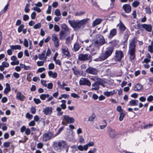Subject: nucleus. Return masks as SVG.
Returning <instances> with one entry per match:
<instances>
[{
	"label": "nucleus",
	"mask_w": 153,
	"mask_h": 153,
	"mask_svg": "<svg viewBox=\"0 0 153 153\" xmlns=\"http://www.w3.org/2000/svg\"><path fill=\"white\" fill-rule=\"evenodd\" d=\"M88 19L86 18L79 21L75 20H69L68 22L70 25L76 30L81 28V27H84L85 25L87 23Z\"/></svg>",
	"instance_id": "1"
},
{
	"label": "nucleus",
	"mask_w": 153,
	"mask_h": 153,
	"mask_svg": "<svg viewBox=\"0 0 153 153\" xmlns=\"http://www.w3.org/2000/svg\"><path fill=\"white\" fill-rule=\"evenodd\" d=\"M136 47V42L134 38L130 40L128 53L129 54V58L131 60L134 59L135 58Z\"/></svg>",
	"instance_id": "2"
},
{
	"label": "nucleus",
	"mask_w": 153,
	"mask_h": 153,
	"mask_svg": "<svg viewBox=\"0 0 153 153\" xmlns=\"http://www.w3.org/2000/svg\"><path fill=\"white\" fill-rule=\"evenodd\" d=\"M113 50V47H108L103 53L101 54L100 56V59L102 61L106 59L111 55Z\"/></svg>",
	"instance_id": "3"
},
{
	"label": "nucleus",
	"mask_w": 153,
	"mask_h": 153,
	"mask_svg": "<svg viewBox=\"0 0 153 153\" xmlns=\"http://www.w3.org/2000/svg\"><path fill=\"white\" fill-rule=\"evenodd\" d=\"M105 43V41L103 37L101 35H98L97 36V40L94 42V46L95 49L99 50L100 46L103 45Z\"/></svg>",
	"instance_id": "4"
},
{
	"label": "nucleus",
	"mask_w": 153,
	"mask_h": 153,
	"mask_svg": "<svg viewBox=\"0 0 153 153\" xmlns=\"http://www.w3.org/2000/svg\"><path fill=\"white\" fill-rule=\"evenodd\" d=\"M66 145L65 141H61L58 142H54L53 147L54 149L58 152H60L63 149Z\"/></svg>",
	"instance_id": "5"
},
{
	"label": "nucleus",
	"mask_w": 153,
	"mask_h": 153,
	"mask_svg": "<svg viewBox=\"0 0 153 153\" xmlns=\"http://www.w3.org/2000/svg\"><path fill=\"white\" fill-rule=\"evenodd\" d=\"M78 59L81 61L91 60L90 55L88 54H79L78 56Z\"/></svg>",
	"instance_id": "6"
},
{
	"label": "nucleus",
	"mask_w": 153,
	"mask_h": 153,
	"mask_svg": "<svg viewBox=\"0 0 153 153\" xmlns=\"http://www.w3.org/2000/svg\"><path fill=\"white\" fill-rule=\"evenodd\" d=\"M79 84L80 85H86L88 86L91 85V82L86 78H81L79 80Z\"/></svg>",
	"instance_id": "7"
},
{
	"label": "nucleus",
	"mask_w": 153,
	"mask_h": 153,
	"mask_svg": "<svg viewBox=\"0 0 153 153\" xmlns=\"http://www.w3.org/2000/svg\"><path fill=\"white\" fill-rule=\"evenodd\" d=\"M53 42L55 47L56 48L58 47L59 46V39L57 35L53 34L51 36Z\"/></svg>",
	"instance_id": "8"
},
{
	"label": "nucleus",
	"mask_w": 153,
	"mask_h": 153,
	"mask_svg": "<svg viewBox=\"0 0 153 153\" xmlns=\"http://www.w3.org/2000/svg\"><path fill=\"white\" fill-rule=\"evenodd\" d=\"M123 52L120 51H115V59L116 61H120L123 57Z\"/></svg>",
	"instance_id": "9"
},
{
	"label": "nucleus",
	"mask_w": 153,
	"mask_h": 153,
	"mask_svg": "<svg viewBox=\"0 0 153 153\" xmlns=\"http://www.w3.org/2000/svg\"><path fill=\"white\" fill-rule=\"evenodd\" d=\"M108 132L109 136L111 138H114L116 136V132L115 131L110 127L108 129Z\"/></svg>",
	"instance_id": "10"
},
{
	"label": "nucleus",
	"mask_w": 153,
	"mask_h": 153,
	"mask_svg": "<svg viewBox=\"0 0 153 153\" xmlns=\"http://www.w3.org/2000/svg\"><path fill=\"white\" fill-rule=\"evenodd\" d=\"M53 136V134L51 132L45 133L43 135V139L44 141H46L50 140Z\"/></svg>",
	"instance_id": "11"
},
{
	"label": "nucleus",
	"mask_w": 153,
	"mask_h": 153,
	"mask_svg": "<svg viewBox=\"0 0 153 153\" xmlns=\"http://www.w3.org/2000/svg\"><path fill=\"white\" fill-rule=\"evenodd\" d=\"M86 71L88 74L94 75H96L97 72V70L96 68L91 67L87 68Z\"/></svg>",
	"instance_id": "12"
},
{
	"label": "nucleus",
	"mask_w": 153,
	"mask_h": 153,
	"mask_svg": "<svg viewBox=\"0 0 153 153\" xmlns=\"http://www.w3.org/2000/svg\"><path fill=\"white\" fill-rule=\"evenodd\" d=\"M64 119L68 124L73 123L75 121L73 117H70L68 115L63 116Z\"/></svg>",
	"instance_id": "13"
},
{
	"label": "nucleus",
	"mask_w": 153,
	"mask_h": 153,
	"mask_svg": "<svg viewBox=\"0 0 153 153\" xmlns=\"http://www.w3.org/2000/svg\"><path fill=\"white\" fill-rule=\"evenodd\" d=\"M43 111L46 115H49L52 112V109L51 107H48L44 108Z\"/></svg>",
	"instance_id": "14"
},
{
	"label": "nucleus",
	"mask_w": 153,
	"mask_h": 153,
	"mask_svg": "<svg viewBox=\"0 0 153 153\" xmlns=\"http://www.w3.org/2000/svg\"><path fill=\"white\" fill-rule=\"evenodd\" d=\"M62 52L67 57H70L71 54L70 53L68 48L66 46H64L62 49Z\"/></svg>",
	"instance_id": "15"
},
{
	"label": "nucleus",
	"mask_w": 153,
	"mask_h": 153,
	"mask_svg": "<svg viewBox=\"0 0 153 153\" xmlns=\"http://www.w3.org/2000/svg\"><path fill=\"white\" fill-rule=\"evenodd\" d=\"M16 98L18 100L23 101L25 100V97L20 92L18 91L16 94Z\"/></svg>",
	"instance_id": "16"
},
{
	"label": "nucleus",
	"mask_w": 153,
	"mask_h": 153,
	"mask_svg": "<svg viewBox=\"0 0 153 153\" xmlns=\"http://www.w3.org/2000/svg\"><path fill=\"white\" fill-rule=\"evenodd\" d=\"M117 34V30L116 29H111L108 38L109 39H111L114 36L116 35Z\"/></svg>",
	"instance_id": "17"
},
{
	"label": "nucleus",
	"mask_w": 153,
	"mask_h": 153,
	"mask_svg": "<svg viewBox=\"0 0 153 153\" xmlns=\"http://www.w3.org/2000/svg\"><path fill=\"white\" fill-rule=\"evenodd\" d=\"M142 27L146 30L148 32H151L152 30V26L150 25L143 24L142 25Z\"/></svg>",
	"instance_id": "18"
},
{
	"label": "nucleus",
	"mask_w": 153,
	"mask_h": 153,
	"mask_svg": "<svg viewBox=\"0 0 153 153\" xmlns=\"http://www.w3.org/2000/svg\"><path fill=\"white\" fill-rule=\"evenodd\" d=\"M123 8L126 13H129L131 10V6L128 4H125L123 6Z\"/></svg>",
	"instance_id": "19"
},
{
	"label": "nucleus",
	"mask_w": 153,
	"mask_h": 153,
	"mask_svg": "<svg viewBox=\"0 0 153 153\" xmlns=\"http://www.w3.org/2000/svg\"><path fill=\"white\" fill-rule=\"evenodd\" d=\"M102 19L100 18L97 19L93 22V26L94 27L96 25H99L102 22Z\"/></svg>",
	"instance_id": "20"
},
{
	"label": "nucleus",
	"mask_w": 153,
	"mask_h": 153,
	"mask_svg": "<svg viewBox=\"0 0 153 153\" xmlns=\"http://www.w3.org/2000/svg\"><path fill=\"white\" fill-rule=\"evenodd\" d=\"M92 87L91 88V90L97 91L99 89V86L97 83L95 82L94 83L92 84Z\"/></svg>",
	"instance_id": "21"
},
{
	"label": "nucleus",
	"mask_w": 153,
	"mask_h": 153,
	"mask_svg": "<svg viewBox=\"0 0 153 153\" xmlns=\"http://www.w3.org/2000/svg\"><path fill=\"white\" fill-rule=\"evenodd\" d=\"M46 53L45 51H43L41 54H39L38 55V57L39 59L42 60L45 59L46 60L47 59V56H45Z\"/></svg>",
	"instance_id": "22"
},
{
	"label": "nucleus",
	"mask_w": 153,
	"mask_h": 153,
	"mask_svg": "<svg viewBox=\"0 0 153 153\" xmlns=\"http://www.w3.org/2000/svg\"><path fill=\"white\" fill-rule=\"evenodd\" d=\"M117 26L119 27L120 30L122 31H124L126 29V27L120 20Z\"/></svg>",
	"instance_id": "23"
},
{
	"label": "nucleus",
	"mask_w": 153,
	"mask_h": 153,
	"mask_svg": "<svg viewBox=\"0 0 153 153\" xmlns=\"http://www.w3.org/2000/svg\"><path fill=\"white\" fill-rule=\"evenodd\" d=\"M116 93L114 90H113L111 91H105L103 93L107 97H109L113 95Z\"/></svg>",
	"instance_id": "24"
},
{
	"label": "nucleus",
	"mask_w": 153,
	"mask_h": 153,
	"mask_svg": "<svg viewBox=\"0 0 153 153\" xmlns=\"http://www.w3.org/2000/svg\"><path fill=\"white\" fill-rule=\"evenodd\" d=\"M6 85V87L4 91V93L5 94H7L11 90L10 86V84L8 83H7Z\"/></svg>",
	"instance_id": "25"
},
{
	"label": "nucleus",
	"mask_w": 153,
	"mask_h": 153,
	"mask_svg": "<svg viewBox=\"0 0 153 153\" xmlns=\"http://www.w3.org/2000/svg\"><path fill=\"white\" fill-rule=\"evenodd\" d=\"M48 74L49 76L53 78H55L57 76V74L56 72H53L51 71H49L48 72Z\"/></svg>",
	"instance_id": "26"
},
{
	"label": "nucleus",
	"mask_w": 153,
	"mask_h": 153,
	"mask_svg": "<svg viewBox=\"0 0 153 153\" xmlns=\"http://www.w3.org/2000/svg\"><path fill=\"white\" fill-rule=\"evenodd\" d=\"M138 102V101L137 100H132L129 102V104L131 106H136L137 105Z\"/></svg>",
	"instance_id": "27"
},
{
	"label": "nucleus",
	"mask_w": 153,
	"mask_h": 153,
	"mask_svg": "<svg viewBox=\"0 0 153 153\" xmlns=\"http://www.w3.org/2000/svg\"><path fill=\"white\" fill-rule=\"evenodd\" d=\"M61 28L64 30V31L67 33H69L70 32V29L68 28V26L65 24H62L61 26Z\"/></svg>",
	"instance_id": "28"
},
{
	"label": "nucleus",
	"mask_w": 153,
	"mask_h": 153,
	"mask_svg": "<svg viewBox=\"0 0 153 153\" xmlns=\"http://www.w3.org/2000/svg\"><path fill=\"white\" fill-rule=\"evenodd\" d=\"M59 35L60 39L62 40L65 39L66 34L64 31L61 30L59 33Z\"/></svg>",
	"instance_id": "29"
},
{
	"label": "nucleus",
	"mask_w": 153,
	"mask_h": 153,
	"mask_svg": "<svg viewBox=\"0 0 153 153\" xmlns=\"http://www.w3.org/2000/svg\"><path fill=\"white\" fill-rule=\"evenodd\" d=\"M20 66L22 68H23L25 70H30L31 69V67L29 65H25L21 63Z\"/></svg>",
	"instance_id": "30"
},
{
	"label": "nucleus",
	"mask_w": 153,
	"mask_h": 153,
	"mask_svg": "<svg viewBox=\"0 0 153 153\" xmlns=\"http://www.w3.org/2000/svg\"><path fill=\"white\" fill-rule=\"evenodd\" d=\"M94 143L93 142H91L84 145L85 150L86 151L88 149V146H92L94 145Z\"/></svg>",
	"instance_id": "31"
},
{
	"label": "nucleus",
	"mask_w": 153,
	"mask_h": 153,
	"mask_svg": "<svg viewBox=\"0 0 153 153\" xmlns=\"http://www.w3.org/2000/svg\"><path fill=\"white\" fill-rule=\"evenodd\" d=\"M80 46L78 44L75 43L74 45V50L75 52L77 51L80 49Z\"/></svg>",
	"instance_id": "32"
},
{
	"label": "nucleus",
	"mask_w": 153,
	"mask_h": 153,
	"mask_svg": "<svg viewBox=\"0 0 153 153\" xmlns=\"http://www.w3.org/2000/svg\"><path fill=\"white\" fill-rule=\"evenodd\" d=\"M142 86L139 84H137L134 87V90L135 91H138L142 89Z\"/></svg>",
	"instance_id": "33"
},
{
	"label": "nucleus",
	"mask_w": 153,
	"mask_h": 153,
	"mask_svg": "<svg viewBox=\"0 0 153 153\" xmlns=\"http://www.w3.org/2000/svg\"><path fill=\"white\" fill-rule=\"evenodd\" d=\"M11 50H13V51L14 50H20L21 49V46L19 45H12L10 46Z\"/></svg>",
	"instance_id": "34"
},
{
	"label": "nucleus",
	"mask_w": 153,
	"mask_h": 153,
	"mask_svg": "<svg viewBox=\"0 0 153 153\" xmlns=\"http://www.w3.org/2000/svg\"><path fill=\"white\" fill-rule=\"evenodd\" d=\"M72 70L73 71L75 75H79L80 74V72L79 70L76 68L75 67L72 68Z\"/></svg>",
	"instance_id": "35"
},
{
	"label": "nucleus",
	"mask_w": 153,
	"mask_h": 153,
	"mask_svg": "<svg viewBox=\"0 0 153 153\" xmlns=\"http://www.w3.org/2000/svg\"><path fill=\"white\" fill-rule=\"evenodd\" d=\"M49 97L50 95L49 94H42L40 95V98L41 100H44L46 98H48Z\"/></svg>",
	"instance_id": "36"
},
{
	"label": "nucleus",
	"mask_w": 153,
	"mask_h": 153,
	"mask_svg": "<svg viewBox=\"0 0 153 153\" xmlns=\"http://www.w3.org/2000/svg\"><path fill=\"white\" fill-rule=\"evenodd\" d=\"M56 110L58 112L57 113V115L58 116H61L62 115L63 112L61 111L62 109L60 107H57L56 109Z\"/></svg>",
	"instance_id": "37"
},
{
	"label": "nucleus",
	"mask_w": 153,
	"mask_h": 153,
	"mask_svg": "<svg viewBox=\"0 0 153 153\" xmlns=\"http://www.w3.org/2000/svg\"><path fill=\"white\" fill-rule=\"evenodd\" d=\"M24 26H25L23 24L20 25L18 28V32L19 33L21 32L23 30Z\"/></svg>",
	"instance_id": "38"
},
{
	"label": "nucleus",
	"mask_w": 153,
	"mask_h": 153,
	"mask_svg": "<svg viewBox=\"0 0 153 153\" xmlns=\"http://www.w3.org/2000/svg\"><path fill=\"white\" fill-rule=\"evenodd\" d=\"M125 115L124 113L123 112L120 113V116L119 117V120L120 121H121L123 120V118Z\"/></svg>",
	"instance_id": "39"
},
{
	"label": "nucleus",
	"mask_w": 153,
	"mask_h": 153,
	"mask_svg": "<svg viewBox=\"0 0 153 153\" xmlns=\"http://www.w3.org/2000/svg\"><path fill=\"white\" fill-rule=\"evenodd\" d=\"M98 85H99L103 83H105V81L102 79H100L99 80H98V81H96Z\"/></svg>",
	"instance_id": "40"
},
{
	"label": "nucleus",
	"mask_w": 153,
	"mask_h": 153,
	"mask_svg": "<svg viewBox=\"0 0 153 153\" xmlns=\"http://www.w3.org/2000/svg\"><path fill=\"white\" fill-rule=\"evenodd\" d=\"M55 14L57 16H60L61 13L59 9H56L55 11Z\"/></svg>",
	"instance_id": "41"
},
{
	"label": "nucleus",
	"mask_w": 153,
	"mask_h": 153,
	"mask_svg": "<svg viewBox=\"0 0 153 153\" xmlns=\"http://www.w3.org/2000/svg\"><path fill=\"white\" fill-rule=\"evenodd\" d=\"M140 4V3L137 1H135L133 2L132 3V5L133 7H137Z\"/></svg>",
	"instance_id": "42"
},
{
	"label": "nucleus",
	"mask_w": 153,
	"mask_h": 153,
	"mask_svg": "<svg viewBox=\"0 0 153 153\" xmlns=\"http://www.w3.org/2000/svg\"><path fill=\"white\" fill-rule=\"evenodd\" d=\"M33 74L31 73H29L27 75V79L29 81H30L31 80V77H32Z\"/></svg>",
	"instance_id": "43"
},
{
	"label": "nucleus",
	"mask_w": 153,
	"mask_h": 153,
	"mask_svg": "<svg viewBox=\"0 0 153 153\" xmlns=\"http://www.w3.org/2000/svg\"><path fill=\"white\" fill-rule=\"evenodd\" d=\"M85 13V12H83V11L76 12L75 13V15L76 16H81L83 15Z\"/></svg>",
	"instance_id": "44"
},
{
	"label": "nucleus",
	"mask_w": 153,
	"mask_h": 153,
	"mask_svg": "<svg viewBox=\"0 0 153 153\" xmlns=\"http://www.w3.org/2000/svg\"><path fill=\"white\" fill-rule=\"evenodd\" d=\"M95 117V116L94 115L92 114L89 117L88 120L89 121H93L94 120Z\"/></svg>",
	"instance_id": "45"
},
{
	"label": "nucleus",
	"mask_w": 153,
	"mask_h": 153,
	"mask_svg": "<svg viewBox=\"0 0 153 153\" xmlns=\"http://www.w3.org/2000/svg\"><path fill=\"white\" fill-rule=\"evenodd\" d=\"M41 25L40 23H38L33 26V28L35 29H37L40 28L41 27Z\"/></svg>",
	"instance_id": "46"
},
{
	"label": "nucleus",
	"mask_w": 153,
	"mask_h": 153,
	"mask_svg": "<svg viewBox=\"0 0 153 153\" xmlns=\"http://www.w3.org/2000/svg\"><path fill=\"white\" fill-rule=\"evenodd\" d=\"M10 143L9 142H5L4 143L3 146H4L6 148L9 147L10 145Z\"/></svg>",
	"instance_id": "47"
},
{
	"label": "nucleus",
	"mask_w": 153,
	"mask_h": 153,
	"mask_svg": "<svg viewBox=\"0 0 153 153\" xmlns=\"http://www.w3.org/2000/svg\"><path fill=\"white\" fill-rule=\"evenodd\" d=\"M23 44L25 47H27L28 46V42L26 39H24Z\"/></svg>",
	"instance_id": "48"
},
{
	"label": "nucleus",
	"mask_w": 153,
	"mask_h": 153,
	"mask_svg": "<svg viewBox=\"0 0 153 153\" xmlns=\"http://www.w3.org/2000/svg\"><path fill=\"white\" fill-rule=\"evenodd\" d=\"M2 64L4 68H7L9 66V64L7 62H2Z\"/></svg>",
	"instance_id": "49"
},
{
	"label": "nucleus",
	"mask_w": 153,
	"mask_h": 153,
	"mask_svg": "<svg viewBox=\"0 0 153 153\" xmlns=\"http://www.w3.org/2000/svg\"><path fill=\"white\" fill-rule=\"evenodd\" d=\"M54 65L53 63H50L49 65L48 68L49 70L53 69L54 68Z\"/></svg>",
	"instance_id": "50"
},
{
	"label": "nucleus",
	"mask_w": 153,
	"mask_h": 153,
	"mask_svg": "<svg viewBox=\"0 0 153 153\" xmlns=\"http://www.w3.org/2000/svg\"><path fill=\"white\" fill-rule=\"evenodd\" d=\"M11 64L13 65H17L19 64V61L18 60L14 61L13 62H11L10 63Z\"/></svg>",
	"instance_id": "51"
},
{
	"label": "nucleus",
	"mask_w": 153,
	"mask_h": 153,
	"mask_svg": "<svg viewBox=\"0 0 153 153\" xmlns=\"http://www.w3.org/2000/svg\"><path fill=\"white\" fill-rule=\"evenodd\" d=\"M44 62L43 61H38L37 62V65L38 66H43L44 65Z\"/></svg>",
	"instance_id": "52"
},
{
	"label": "nucleus",
	"mask_w": 153,
	"mask_h": 153,
	"mask_svg": "<svg viewBox=\"0 0 153 153\" xmlns=\"http://www.w3.org/2000/svg\"><path fill=\"white\" fill-rule=\"evenodd\" d=\"M54 29L55 31L56 32H59V30L60 28L59 26L56 25L54 26Z\"/></svg>",
	"instance_id": "53"
},
{
	"label": "nucleus",
	"mask_w": 153,
	"mask_h": 153,
	"mask_svg": "<svg viewBox=\"0 0 153 153\" xmlns=\"http://www.w3.org/2000/svg\"><path fill=\"white\" fill-rule=\"evenodd\" d=\"M146 12V13H148L149 14H150L151 13V11L150 7H147L145 8Z\"/></svg>",
	"instance_id": "54"
},
{
	"label": "nucleus",
	"mask_w": 153,
	"mask_h": 153,
	"mask_svg": "<svg viewBox=\"0 0 153 153\" xmlns=\"http://www.w3.org/2000/svg\"><path fill=\"white\" fill-rule=\"evenodd\" d=\"M84 146H82V145H79L77 147V149L78 150H79L80 151H83V150H85L84 148Z\"/></svg>",
	"instance_id": "55"
},
{
	"label": "nucleus",
	"mask_w": 153,
	"mask_h": 153,
	"mask_svg": "<svg viewBox=\"0 0 153 153\" xmlns=\"http://www.w3.org/2000/svg\"><path fill=\"white\" fill-rule=\"evenodd\" d=\"M117 110L120 113L123 111V110L122 109L121 106H119L117 107Z\"/></svg>",
	"instance_id": "56"
},
{
	"label": "nucleus",
	"mask_w": 153,
	"mask_h": 153,
	"mask_svg": "<svg viewBox=\"0 0 153 153\" xmlns=\"http://www.w3.org/2000/svg\"><path fill=\"white\" fill-rule=\"evenodd\" d=\"M103 122L105 123V124L103 125H101L100 126V129H104L107 126V123L105 120H104Z\"/></svg>",
	"instance_id": "57"
},
{
	"label": "nucleus",
	"mask_w": 153,
	"mask_h": 153,
	"mask_svg": "<svg viewBox=\"0 0 153 153\" xmlns=\"http://www.w3.org/2000/svg\"><path fill=\"white\" fill-rule=\"evenodd\" d=\"M47 87L49 89H52L53 87V84L51 82L49 83L47 85Z\"/></svg>",
	"instance_id": "58"
},
{
	"label": "nucleus",
	"mask_w": 153,
	"mask_h": 153,
	"mask_svg": "<svg viewBox=\"0 0 153 153\" xmlns=\"http://www.w3.org/2000/svg\"><path fill=\"white\" fill-rule=\"evenodd\" d=\"M29 19V17L27 15H24L23 16V20L24 21H26Z\"/></svg>",
	"instance_id": "59"
},
{
	"label": "nucleus",
	"mask_w": 153,
	"mask_h": 153,
	"mask_svg": "<svg viewBox=\"0 0 153 153\" xmlns=\"http://www.w3.org/2000/svg\"><path fill=\"white\" fill-rule=\"evenodd\" d=\"M33 100L36 104L40 103L41 102V100L39 99L34 98Z\"/></svg>",
	"instance_id": "60"
},
{
	"label": "nucleus",
	"mask_w": 153,
	"mask_h": 153,
	"mask_svg": "<svg viewBox=\"0 0 153 153\" xmlns=\"http://www.w3.org/2000/svg\"><path fill=\"white\" fill-rule=\"evenodd\" d=\"M33 116L32 115L30 114L29 113H27L26 114V117L29 119H31L33 117Z\"/></svg>",
	"instance_id": "61"
},
{
	"label": "nucleus",
	"mask_w": 153,
	"mask_h": 153,
	"mask_svg": "<svg viewBox=\"0 0 153 153\" xmlns=\"http://www.w3.org/2000/svg\"><path fill=\"white\" fill-rule=\"evenodd\" d=\"M45 69L44 68H39L37 70V72L41 73L43 71H45Z\"/></svg>",
	"instance_id": "62"
},
{
	"label": "nucleus",
	"mask_w": 153,
	"mask_h": 153,
	"mask_svg": "<svg viewBox=\"0 0 153 153\" xmlns=\"http://www.w3.org/2000/svg\"><path fill=\"white\" fill-rule=\"evenodd\" d=\"M153 100V96L150 95L147 98V100L149 102H151Z\"/></svg>",
	"instance_id": "63"
},
{
	"label": "nucleus",
	"mask_w": 153,
	"mask_h": 153,
	"mask_svg": "<svg viewBox=\"0 0 153 153\" xmlns=\"http://www.w3.org/2000/svg\"><path fill=\"white\" fill-rule=\"evenodd\" d=\"M30 130L29 128L26 129L25 131V134L27 135H29L30 134Z\"/></svg>",
	"instance_id": "64"
}]
</instances>
